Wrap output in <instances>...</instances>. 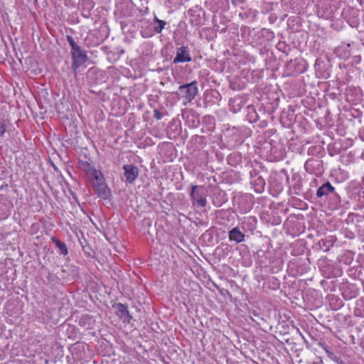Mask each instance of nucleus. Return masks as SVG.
I'll return each mask as SVG.
<instances>
[{
	"instance_id": "nucleus-7",
	"label": "nucleus",
	"mask_w": 364,
	"mask_h": 364,
	"mask_svg": "<svg viewBox=\"0 0 364 364\" xmlns=\"http://www.w3.org/2000/svg\"><path fill=\"white\" fill-rule=\"evenodd\" d=\"M245 237V234L242 233L237 228H234L229 232L230 240L235 241L237 243L242 242Z\"/></svg>"
},
{
	"instance_id": "nucleus-17",
	"label": "nucleus",
	"mask_w": 364,
	"mask_h": 364,
	"mask_svg": "<svg viewBox=\"0 0 364 364\" xmlns=\"http://www.w3.org/2000/svg\"><path fill=\"white\" fill-rule=\"evenodd\" d=\"M154 117L157 119H160L161 114L158 110H154Z\"/></svg>"
},
{
	"instance_id": "nucleus-12",
	"label": "nucleus",
	"mask_w": 364,
	"mask_h": 364,
	"mask_svg": "<svg viewBox=\"0 0 364 364\" xmlns=\"http://www.w3.org/2000/svg\"><path fill=\"white\" fill-rule=\"evenodd\" d=\"M154 21L158 23L159 26L154 28V31L156 33H161L162 30L164 28L166 23L163 20H160L157 18H155Z\"/></svg>"
},
{
	"instance_id": "nucleus-13",
	"label": "nucleus",
	"mask_w": 364,
	"mask_h": 364,
	"mask_svg": "<svg viewBox=\"0 0 364 364\" xmlns=\"http://www.w3.org/2000/svg\"><path fill=\"white\" fill-rule=\"evenodd\" d=\"M258 181V187L255 188V191L258 193H261L264 190V187L265 186V182L262 177H259L257 178Z\"/></svg>"
},
{
	"instance_id": "nucleus-4",
	"label": "nucleus",
	"mask_w": 364,
	"mask_h": 364,
	"mask_svg": "<svg viewBox=\"0 0 364 364\" xmlns=\"http://www.w3.org/2000/svg\"><path fill=\"white\" fill-rule=\"evenodd\" d=\"M123 169L124 171V176L126 181L129 183H132L139 176L137 167L132 164H126L123 166Z\"/></svg>"
},
{
	"instance_id": "nucleus-2",
	"label": "nucleus",
	"mask_w": 364,
	"mask_h": 364,
	"mask_svg": "<svg viewBox=\"0 0 364 364\" xmlns=\"http://www.w3.org/2000/svg\"><path fill=\"white\" fill-rule=\"evenodd\" d=\"M193 205L197 207L204 208L207 205V193L203 186L192 185L190 194Z\"/></svg>"
},
{
	"instance_id": "nucleus-14",
	"label": "nucleus",
	"mask_w": 364,
	"mask_h": 364,
	"mask_svg": "<svg viewBox=\"0 0 364 364\" xmlns=\"http://www.w3.org/2000/svg\"><path fill=\"white\" fill-rule=\"evenodd\" d=\"M117 309H118V311L121 314L122 316H124V315H125V314L128 313L127 307L124 305L122 304H117Z\"/></svg>"
},
{
	"instance_id": "nucleus-15",
	"label": "nucleus",
	"mask_w": 364,
	"mask_h": 364,
	"mask_svg": "<svg viewBox=\"0 0 364 364\" xmlns=\"http://www.w3.org/2000/svg\"><path fill=\"white\" fill-rule=\"evenodd\" d=\"M67 39H68V41L71 47V50L72 49H75V48H77L79 46L75 42L74 39L70 36H67Z\"/></svg>"
},
{
	"instance_id": "nucleus-8",
	"label": "nucleus",
	"mask_w": 364,
	"mask_h": 364,
	"mask_svg": "<svg viewBox=\"0 0 364 364\" xmlns=\"http://www.w3.org/2000/svg\"><path fill=\"white\" fill-rule=\"evenodd\" d=\"M334 191L335 188L329 182H326L318 188L316 191V196L317 197L321 198L322 196L328 195L330 193H332Z\"/></svg>"
},
{
	"instance_id": "nucleus-18",
	"label": "nucleus",
	"mask_w": 364,
	"mask_h": 364,
	"mask_svg": "<svg viewBox=\"0 0 364 364\" xmlns=\"http://www.w3.org/2000/svg\"><path fill=\"white\" fill-rule=\"evenodd\" d=\"M342 306V301H340L339 304H338V307H340V306Z\"/></svg>"
},
{
	"instance_id": "nucleus-5",
	"label": "nucleus",
	"mask_w": 364,
	"mask_h": 364,
	"mask_svg": "<svg viewBox=\"0 0 364 364\" xmlns=\"http://www.w3.org/2000/svg\"><path fill=\"white\" fill-rule=\"evenodd\" d=\"M191 61V57L189 54L188 49L186 46L181 47L176 53L173 63H185Z\"/></svg>"
},
{
	"instance_id": "nucleus-11",
	"label": "nucleus",
	"mask_w": 364,
	"mask_h": 364,
	"mask_svg": "<svg viewBox=\"0 0 364 364\" xmlns=\"http://www.w3.org/2000/svg\"><path fill=\"white\" fill-rule=\"evenodd\" d=\"M52 241L55 244L56 247L60 250V252L63 255H66L68 253V248L65 244L55 237H52Z\"/></svg>"
},
{
	"instance_id": "nucleus-6",
	"label": "nucleus",
	"mask_w": 364,
	"mask_h": 364,
	"mask_svg": "<svg viewBox=\"0 0 364 364\" xmlns=\"http://www.w3.org/2000/svg\"><path fill=\"white\" fill-rule=\"evenodd\" d=\"M95 188V193L98 196V197L106 199L109 196V189L105 184V182L102 183H97L93 185Z\"/></svg>"
},
{
	"instance_id": "nucleus-10",
	"label": "nucleus",
	"mask_w": 364,
	"mask_h": 364,
	"mask_svg": "<svg viewBox=\"0 0 364 364\" xmlns=\"http://www.w3.org/2000/svg\"><path fill=\"white\" fill-rule=\"evenodd\" d=\"M90 175L93 178V185L105 182L104 176L100 171L97 170L95 168H92L90 170Z\"/></svg>"
},
{
	"instance_id": "nucleus-1",
	"label": "nucleus",
	"mask_w": 364,
	"mask_h": 364,
	"mask_svg": "<svg viewBox=\"0 0 364 364\" xmlns=\"http://www.w3.org/2000/svg\"><path fill=\"white\" fill-rule=\"evenodd\" d=\"M178 90L180 92L179 95L184 100L183 104L186 106L188 104L191 103L197 95L198 92V83L194 80L190 83L181 85Z\"/></svg>"
},
{
	"instance_id": "nucleus-16",
	"label": "nucleus",
	"mask_w": 364,
	"mask_h": 364,
	"mask_svg": "<svg viewBox=\"0 0 364 364\" xmlns=\"http://www.w3.org/2000/svg\"><path fill=\"white\" fill-rule=\"evenodd\" d=\"M6 125L3 122H0V137L2 136L6 132Z\"/></svg>"
},
{
	"instance_id": "nucleus-3",
	"label": "nucleus",
	"mask_w": 364,
	"mask_h": 364,
	"mask_svg": "<svg viewBox=\"0 0 364 364\" xmlns=\"http://www.w3.org/2000/svg\"><path fill=\"white\" fill-rule=\"evenodd\" d=\"M72 68L75 70L87 60L86 52L80 46L71 50Z\"/></svg>"
},
{
	"instance_id": "nucleus-9",
	"label": "nucleus",
	"mask_w": 364,
	"mask_h": 364,
	"mask_svg": "<svg viewBox=\"0 0 364 364\" xmlns=\"http://www.w3.org/2000/svg\"><path fill=\"white\" fill-rule=\"evenodd\" d=\"M349 47H350L349 44L346 46H341L337 47L335 49L334 53L337 57H338L341 59L347 60L350 56Z\"/></svg>"
}]
</instances>
